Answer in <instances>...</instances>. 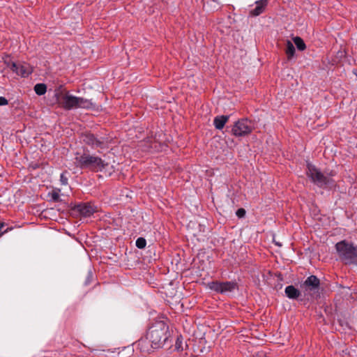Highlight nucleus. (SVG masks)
<instances>
[{
	"mask_svg": "<svg viewBox=\"0 0 357 357\" xmlns=\"http://www.w3.org/2000/svg\"><path fill=\"white\" fill-rule=\"evenodd\" d=\"M169 337V326L165 321H156L149 328L146 339L138 341L137 345L142 351L149 353L146 347L147 340L151 343L152 349H159L163 347Z\"/></svg>",
	"mask_w": 357,
	"mask_h": 357,
	"instance_id": "obj_1",
	"label": "nucleus"
},
{
	"mask_svg": "<svg viewBox=\"0 0 357 357\" xmlns=\"http://www.w3.org/2000/svg\"><path fill=\"white\" fill-rule=\"evenodd\" d=\"M75 162L81 169H88L94 172H102L108 166V162L98 156L89 154V151H84L81 155L77 153Z\"/></svg>",
	"mask_w": 357,
	"mask_h": 357,
	"instance_id": "obj_2",
	"label": "nucleus"
},
{
	"mask_svg": "<svg viewBox=\"0 0 357 357\" xmlns=\"http://www.w3.org/2000/svg\"><path fill=\"white\" fill-rule=\"evenodd\" d=\"M58 104L66 110L75 108L91 109L95 107V104L91 100L76 97L69 93L56 94Z\"/></svg>",
	"mask_w": 357,
	"mask_h": 357,
	"instance_id": "obj_3",
	"label": "nucleus"
},
{
	"mask_svg": "<svg viewBox=\"0 0 357 357\" xmlns=\"http://www.w3.org/2000/svg\"><path fill=\"white\" fill-rule=\"evenodd\" d=\"M335 247L339 258L344 264H357V246L343 240L337 243Z\"/></svg>",
	"mask_w": 357,
	"mask_h": 357,
	"instance_id": "obj_4",
	"label": "nucleus"
},
{
	"mask_svg": "<svg viewBox=\"0 0 357 357\" xmlns=\"http://www.w3.org/2000/svg\"><path fill=\"white\" fill-rule=\"evenodd\" d=\"M306 174L311 181L320 188L325 189L334 185V180L331 177L324 175L314 165L307 164Z\"/></svg>",
	"mask_w": 357,
	"mask_h": 357,
	"instance_id": "obj_5",
	"label": "nucleus"
},
{
	"mask_svg": "<svg viewBox=\"0 0 357 357\" xmlns=\"http://www.w3.org/2000/svg\"><path fill=\"white\" fill-rule=\"evenodd\" d=\"M255 129L252 121L245 118L238 120L231 128V133L236 137H243L249 135Z\"/></svg>",
	"mask_w": 357,
	"mask_h": 357,
	"instance_id": "obj_6",
	"label": "nucleus"
},
{
	"mask_svg": "<svg viewBox=\"0 0 357 357\" xmlns=\"http://www.w3.org/2000/svg\"><path fill=\"white\" fill-rule=\"evenodd\" d=\"M82 137L84 143L93 149H107L112 141L108 137L98 136L91 132L84 133Z\"/></svg>",
	"mask_w": 357,
	"mask_h": 357,
	"instance_id": "obj_7",
	"label": "nucleus"
},
{
	"mask_svg": "<svg viewBox=\"0 0 357 357\" xmlns=\"http://www.w3.org/2000/svg\"><path fill=\"white\" fill-rule=\"evenodd\" d=\"M207 287L211 290L221 294L232 292L234 290L238 289V284L235 280L226 282L215 280L208 282Z\"/></svg>",
	"mask_w": 357,
	"mask_h": 357,
	"instance_id": "obj_8",
	"label": "nucleus"
},
{
	"mask_svg": "<svg viewBox=\"0 0 357 357\" xmlns=\"http://www.w3.org/2000/svg\"><path fill=\"white\" fill-rule=\"evenodd\" d=\"M301 289L303 290L305 296L314 297L315 294L319 293L320 288V280L316 275H310L301 284Z\"/></svg>",
	"mask_w": 357,
	"mask_h": 357,
	"instance_id": "obj_9",
	"label": "nucleus"
},
{
	"mask_svg": "<svg viewBox=\"0 0 357 357\" xmlns=\"http://www.w3.org/2000/svg\"><path fill=\"white\" fill-rule=\"evenodd\" d=\"M8 68L17 75L23 77H28L33 72L32 67L26 63L5 61Z\"/></svg>",
	"mask_w": 357,
	"mask_h": 357,
	"instance_id": "obj_10",
	"label": "nucleus"
},
{
	"mask_svg": "<svg viewBox=\"0 0 357 357\" xmlns=\"http://www.w3.org/2000/svg\"><path fill=\"white\" fill-rule=\"evenodd\" d=\"M73 210L84 217H89L96 211V207L90 202L78 204L73 207Z\"/></svg>",
	"mask_w": 357,
	"mask_h": 357,
	"instance_id": "obj_11",
	"label": "nucleus"
},
{
	"mask_svg": "<svg viewBox=\"0 0 357 357\" xmlns=\"http://www.w3.org/2000/svg\"><path fill=\"white\" fill-rule=\"evenodd\" d=\"M256 7L250 10V15L258 16L261 14L268 4V0H259L256 1Z\"/></svg>",
	"mask_w": 357,
	"mask_h": 357,
	"instance_id": "obj_12",
	"label": "nucleus"
},
{
	"mask_svg": "<svg viewBox=\"0 0 357 357\" xmlns=\"http://www.w3.org/2000/svg\"><path fill=\"white\" fill-rule=\"evenodd\" d=\"M285 295L289 298L297 300L301 295V292L294 285H289L285 288Z\"/></svg>",
	"mask_w": 357,
	"mask_h": 357,
	"instance_id": "obj_13",
	"label": "nucleus"
},
{
	"mask_svg": "<svg viewBox=\"0 0 357 357\" xmlns=\"http://www.w3.org/2000/svg\"><path fill=\"white\" fill-rule=\"evenodd\" d=\"M229 116L228 115L215 116L213 120L215 128L218 130H222L225 127L226 123L229 121Z\"/></svg>",
	"mask_w": 357,
	"mask_h": 357,
	"instance_id": "obj_14",
	"label": "nucleus"
},
{
	"mask_svg": "<svg viewBox=\"0 0 357 357\" xmlns=\"http://www.w3.org/2000/svg\"><path fill=\"white\" fill-rule=\"evenodd\" d=\"M285 53L287 56L288 60L291 59L292 57L294 56L295 47H294L293 43L289 40H287V42Z\"/></svg>",
	"mask_w": 357,
	"mask_h": 357,
	"instance_id": "obj_15",
	"label": "nucleus"
},
{
	"mask_svg": "<svg viewBox=\"0 0 357 357\" xmlns=\"http://www.w3.org/2000/svg\"><path fill=\"white\" fill-rule=\"evenodd\" d=\"M293 41L298 50L303 51L305 50L306 45L301 37L296 36L293 38Z\"/></svg>",
	"mask_w": 357,
	"mask_h": 357,
	"instance_id": "obj_16",
	"label": "nucleus"
},
{
	"mask_svg": "<svg viewBox=\"0 0 357 357\" xmlns=\"http://www.w3.org/2000/svg\"><path fill=\"white\" fill-rule=\"evenodd\" d=\"M34 91L38 96L44 95L47 91V86L45 84H37L34 86Z\"/></svg>",
	"mask_w": 357,
	"mask_h": 357,
	"instance_id": "obj_17",
	"label": "nucleus"
},
{
	"mask_svg": "<svg viewBox=\"0 0 357 357\" xmlns=\"http://www.w3.org/2000/svg\"><path fill=\"white\" fill-rule=\"evenodd\" d=\"M136 246L139 249H143L146 247V241L143 237H139L136 241Z\"/></svg>",
	"mask_w": 357,
	"mask_h": 357,
	"instance_id": "obj_18",
	"label": "nucleus"
},
{
	"mask_svg": "<svg viewBox=\"0 0 357 357\" xmlns=\"http://www.w3.org/2000/svg\"><path fill=\"white\" fill-rule=\"evenodd\" d=\"M49 196H50L51 200L54 202H59L61 200L59 192L56 190H53L52 192H50Z\"/></svg>",
	"mask_w": 357,
	"mask_h": 357,
	"instance_id": "obj_19",
	"label": "nucleus"
},
{
	"mask_svg": "<svg viewBox=\"0 0 357 357\" xmlns=\"http://www.w3.org/2000/svg\"><path fill=\"white\" fill-rule=\"evenodd\" d=\"M245 213H246L245 210L243 208H238L236 212V215L239 218H243L245 215Z\"/></svg>",
	"mask_w": 357,
	"mask_h": 357,
	"instance_id": "obj_20",
	"label": "nucleus"
},
{
	"mask_svg": "<svg viewBox=\"0 0 357 357\" xmlns=\"http://www.w3.org/2000/svg\"><path fill=\"white\" fill-rule=\"evenodd\" d=\"M66 173V172H63L61 174V176H60V181H61L62 185H67L68 184V178L65 175Z\"/></svg>",
	"mask_w": 357,
	"mask_h": 357,
	"instance_id": "obj_21",
	"label": "nucleus"
},
{
	"mask_svg": "<svg viewBox=\"0 0 357 357\" xmlns=\"http://www.w3.org/2000/svg\"><path fill=\"white\" fill-rule=\"evenodd\" d=\"M5 226V223L4 222H0V238L6 233H7L9 230H11L12 229L11 228H7L6 229H5L4 231H2V229L3 228V227Z\"/></svg>",
	"mask_w": 357,
	"mask_h": 357,
	"instance_id": "obj_22",
	"label": "nucleus"
},
{
	"mask_svg": "<svg viewBox=\"0 0 357 357\" xmlns=\"http://www.w3.org/2000/svg\"><path fill=\"white\" fill-rule=\"evenodd\" d=\"M92 279H93V274H92L91 271H89L87 274L86 280L84 282L85 285L89 284L91 283Z\"/></svg>",
	"mask_w": 357,
	"mask_h": 357,
	"instance_id": "obj_23",
	"label": "nucleus"
},
{
	"mask_svg": "<svg viewBox=\"0 0 357 357\" xmlns=\"http://www.w3.org/2000/svg\"><path fill=\"white\" fill-rule=\"evenodd\" d=\"M8 104V100L3 96H0V106L7 105Z\"/></svg>",
	"mask_w": 357,
	"mask_h": 357,
	"instance_id": "obj_24",
	"label": "nucleus"
},
{
	"mask_svg": "<svg viewBox=\"0 0 357 357\" xmlns=\"http://www.w3.org/2000/svg\"><path fill=\"white\" fill-rule=\"evenodd\" d=\"M176 349L179 350V349H181L183 350V348L181 347V341L180 340V338H177L176 340Z\"/></svg>",
	"mask_w": 357,
	"mask_h": 357,
	"instance_id": "obj_25",
	"label": "nucleus"
},
{
	"mask_svg": "<svg viewBox=\"0 0 357 357\" xmlns=\"http://www.w3.org/2000/svg\"><path fill=\"white\" fill-rule=\"evenodd\" d=\"M338 53L341 54V56L343 55V52H339Z\"/></svg>",
	"mask_w": 357,
	"mask_h": 357,
	"instance_id": "obj_26",
	"label": "nucleus"
}]
</instances>
